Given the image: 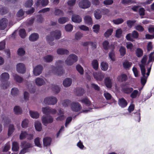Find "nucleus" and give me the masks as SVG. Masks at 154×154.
I'll list each match as a JSON object with an SVG mask.
<instances>
[{
	"mask_svg": "<svg viewBox=\"0 0 154 154\" xmlns=\"http://www.w3.org/2000/svg\"><path fill=\"white\" fill-rule=\"evenodd\" d=\"M147 59V56L146 55H144L141 60V63L139 65L142 75V76L141 79V84L143 86L145 85L146 82L147 78L150 74L152 65V64L150 65L149 67L148 68L147 72L146 73V70L145 67V66Z\"/></svg>",
	"mask_w": 154,
	"mask_h": 154,
	"instance_id": "f257e3e1",
	"label": "nucleus"
},
{
	"mask_svg": "<svg viewBox=\"0 0 154 154\" xmlns=\"http://www.w3.org/2000/svg\"><path fill=\"white\" fill-rule=\"evenodd\" d=\"M63 63V62L62 60L57 61L55 63L56 67L53 66H50L49 69H51L50 72H52L58 75H61L63 73L62 66Z\"/></svg>",
	"mask_w": 154,
	"mask_h": 154,
	"instance_id": "f03ea898",
	"label": "nucleus"
},
{
	"mask_svg": "<svg viewBox=\"0 0 154 154\" xmlns=\"http://www.w3.org/2000/svg\"><path fill=\"white\" fill-rule=\"evenodd\" d=\"M61 35V32L59 30H56L50 33V35L46 37V40L50 45L52 46L54 43L52 42L54 40V38L56 39H60Z\"/></svg>",
	"mask_w": 154,
	"mask_h": 154,
	"instance_id": "7ed1b4c3",
	"label": "nucleus"
},
{
	"mask_svg": "<svg viewBox=\"0 0 154 154\" xmlns=\"http://www.w3.org/2000/svg\"><path fill=\"white\" fill-rule=\"evenodd\" d=\"M81 102L82 103L85 104L86 106L89 107L88 109L82 110L81 113H88L94 108V105L92 104L91 102L87 97L83 98L81 100Z\"/></svg>",
	"mask_w": 154,
	"mask_h": 154,
	"instance_id": "20e7f679",
	"label": "nucleus"
},
{
	"mask_svg": "<svg viewBox=\"0 0 154 154\" xmlns=\"http://www.w3.org/2000/svg\"><path fill=\"white\" fill-rule=\"evenodd\" d=\"M21 146L23 149L19 154H24L27 152H30L32 147V145L30 143L25 141L21 142Z\"/></svg>",
	"mask_w": 154,
	"mask_h": 154,
	"instance_id": "39448f33",
	"label": "nucleus"
},
{
	"mask_svg": "<svg viewBox=\"0 0 154 154\" xmlns=\"http://www.w3.org/2000/svg\"><path fill=\"white\" fill-rule=\"evenodd\" d=\"M78 57L75 54H71L69 55L65 60L66 64L69 66L72 65L78 60Z\"/></svg>",
	"mask_w": 154,
	"mask_h": 154,
	"instance_id": "423d86ee",
	"label": "nucleus"
},
{
	"mask_svg": "<svg viewBox=\"0 0 154 154\" xmlns=\"http://www.w3.org/2000/svg\"><path fill=\"white\" fill-rule=\"evenodd\" d=\"M57 101V98L55 97H48L45 98L44 100V103L47 105H54Z\"/></svg>",
	"mask_w": 154,
	"mask_h": 154,
	"instance_id": "0eeeda50",
	"label": "nucleus"
},
{
	"mask_svg": "<svg viewBox=\"0 0 154 154\" xmlns=\"http://www.w3.org/2000/svg\"><path fill=\"white\" fill-rule=\"evenodd\" d=\"M72 110L73 111L78 112L80 111L82 108L81 105L78 102H73L70 104Z\"/></svg>",
	"mask_w": 154,
	"mask_h": 154,
	"instance_id": "6e6552de",
	"label": "nucleus"
},
{
	"mask_svg": "<svg viewBox=\"0 0 154 154\" xmlns=\"http://www.w3.org/2000/svg\"><path fill=\"white\" fill-rule=\"evenodd\" d=\"M91 5V3L88 0H82L79 3V7L82 9L87 8L90 6Z\"/></svg>",
	"mask_w": 154,
	"mask_h": 154,
	"instance_id": "1a4fd4ad",
	"label": "nucleus"
},
{
	"mask_svg": "<svg viewBox=\"0 0 154 154\" xmlns=\"http://www.w3.org/2000/svg\"><path fill=\"white\" fill-rule=\"evenodd\" d=\"M42 119V123L45 126H47L48 123L53 122V118L50 116H44Z\"/></svg>",
	"mask_w": 154,
	"mask_h": 154,
	"instance_id": "9d476101",
	"label": "nucleus"
},
{
	"mask_svg": "<svg viewBox=\"0 0 154 154\" xmlns=\"http://www.w3.org/2000/svg\"><path fill=\"white\" fill-rule=\"evenodd\" d=\"M43 69L42 66L38 65L36 66L33 69V73L35 76L40 75L42 72Z\"/></svg>",
	"mask_w": 154,
	"mask_h": 154,
	"instance_id": "9b49d317",
	"label": "nucleus"
},
{
	"mask_svg": "<svg viewBox=\"0 0 154 154\" xmlns=\"http://www.w3.org/2000/svg\"><path fill=\"white\" fill-rule=\"evenodd\" d=\"M17 72L23 74L26 71V68L24 64L22 63L17 64L16 66Z\"/></svg>",
	"mask_w": 154,
	"mask_h": 154,
	"instance_id": "f8f14e48",
	"label": "nucleus"
},
{
	"mask_svg": "<svg viewBox=\"0 0 154 154\" xmlns=\"http://www.w3.org/2000/svg\"><path fill=\"white\" fill-rule=\"evenodd\" d=\"M94 78L97 81H101L104 78V74L101 72H94L93 73Z\"/></svg>",
	"mask_w": 154,
	"mask_h": 154,
	"instance_id": "ddd939ff",
	"label": "nucleus"
},
{
	"mask_svg": "<svg viewBox=\"0 0 154 154\" xmlns=\"http://www.w3.org/2000/svg\"><path fill=\"white\" fill-rule=\"evenodd\" d=\"M8 21L6 18H3L0 20V29L4 30L7 26Z\"/></svg>",
	"mask_w": 154,
	"mask_h": 154,
	"instance_id": "4468645a",
	"label": "nucleus"
},
{
	"mask_svg": "<svg viewBox=\"0 0 154 154\" xmlns=\"http://www.w3.org/2000/svg\"><path fill=\"white\" fill-rule=\"evenodd\" d=\"M48 0H38L35 5L37 7H40L41 6L45 7L48 5Z\"/></svg>",
	"mask_w": 154,
	"mask_h": 154,
	"instance_id": "2eb2a0df",
	"label": "nucleus"
},
{
	"mask_svg": "<svg viewBox=\"0 0 154 154\" xmlns=\"http://www.w3.org/2000/svg\"><path fill=\"white\" fill-rule=\"evenodd\" d=\"M103 45L104 49L106 50H108L109 48L111 50H113L115 48V46L113 44H111L109 46V42L107 41L103 42Z\"/></svg>",
	"mask_w": 154,
	"mask_h": 154,
	"instance_id": "dca6fc26",
	"label": "nucleus"
},
{
	"mask_svg": "<svg viewBox=\"0 0 154 154\" xmlns=\"http://www.w3.org/2000/svg\"><path fill=\"white\" fill-rule=\"evenodd\" d=\"M10 76L9 74L6 72L2 73L0 75V79L1 82H4L9 80Z\"/></svg>",
	"mask_w": 154,
	"mask_h": 154,
	"instance_id": "f3484780",
	"label": "nucleus"
},
{
	"mask_svg": "<svg viewBox=\"0 0 154 154\" xmlns=\"http://www.w3.org/2000/svg\"><path fill=\"white\" fill-rule=\"evenodd\" d=\"M112 80L110 77H107L104 79V83L106 86L108 88H111L112 86Z\"/></svg>",
	"mask_w": 154,
	"mask_h": 154,
	"instance_id": "a211bd4d",
	"label": "nucleus"
},
{
	"mask_svg": "<svg viewBox=\"0 0 154 154\" xmlns=\"http://www.w3.org/2000/svg\"><path fill=\"white\" fill-rule=\"evenodd\" d=\"M45 79L40 77H38L35 79L36 85L38 86H40L45 84Z\"/></svg>",
	"mask_w": 154,
	"mask_h": 154,
	"instance_id": "6ab92c4d",
	"label": "nucleus"
},
{
	"mask_svg": "<svg viewBox=\"0 0 154 154\" xmlns=\"http://www.w3.org/2000/svg\"><path fill=\"white\" fill-rule=\"evenodd\" d=\"M118 103L119 106L122 108L125 107L127 106L128 104L126 100L123 98L119 99Z\"/></svg>",
	"mask_w": 154,
	"mask_h": 154,
	"instance_id": "aec40b11",
	"label": "nucleus"
},
{
	"mask_svg": "<svg viewBox=\"0 0 154 154\" xmlns=\"http://www.w3.org/2000/svg\"><path fill=\"white\" fill-rule=\"evenodd\" d=\"M128 76L125 74H122L117 77L118 80L120 82L126 81L128 79Z\"/></svg>",
	"mask_w": 154,
	"mask_h": 154,
	"instance_id": "412c9836",
	"label": "nucleus"
},
{
	"mask_svg": "<svg viewBox=\"0 0 154 154\" xmlns=\"http://www.w3.org/2000/svg\"><path fill=\"white\" fill-rule=\"evenodd\" d=\"M43 141L44 146H50L51 144V139L49 137H46L43 139Z\"/></svg>",
	"mask_w": 154,
	"mask_h": 154,
	"instance_id": "4be33fe9",
	"label": "nucleus"
},
{
	"mask_svg": "<svg viewBox=\"0 0 154 154\" xmlns=\"http://www.w3.org/2000/svg\"><path fill=\"white\" fill-rule=\"evenodd\" d=\"M39 38L38 35L36 33L32 34L29 37V39L31 41L34 42L37 40Z\"/></svg>",
	"mask_w": 154,
	"mask_h": 154,
	"instance_id": "5701e85b",
	"label": "nucleus"
},
{
	"mask_svg": "<svg viewBox=\"0 0 154 154\" xmlns=\"http://www.w3.org/2000/svg\"><path fill=\"white\" fill-rule=\"evenodd\" d=\"M72 83V80L71 79L69 78H67L65 79L63 82V86L66 87H68Z\"/></svg>",
	"mask_w": 154,
	"mask_h": 154,
	"instance_id": "b1692460",
	"label": "nucleus"
},
{
	"mask_svg": "<svg viewBox=\"0 0 154 154\" xmlns=\"http://www.w3.org/2000/svg\"><path fill=\"white\" fill-rule=\"evenodd\" d=\"M72 20L74 22L79 23L82 21V18L78 15H74L72 17Z\"/></svg>",
	"mask_w": 154,
	"mask_h": 154,
	"instance_id": "393cba45",
	"label": "nucleus"
},
{
	"mask_svg": "<svg viewBox=\"0 0 154 154\" xmlns=\"http://www.w3.org/2000/svg\"><path fill=\"white\" fill-rule=\"evenodd\" d=\"M57 53L58 54H69V51L68 50L64 49L58 48L57 50Z\"/></svg>",
	"mask_w": 154,
	"mask_h": 154,
	"instance_id": "a878e982",
	"label": "nucleus"
},
{
	"mask_svg": "<svg viewBox=\"0 0 154 154\" xmlns=\"http://www.w3.org/2000/svg\"><path fill=\"white\" fill-rule=\"evenodd\" d=\"M133 89L132 88L128 86H124L122 88L123 91L126 94H129L131 93Z\"/></svg>",
	"mask_w": 154,
	"mask_h": 154,
	"instance_id": "bb28decb",
	"label": "nucleus"
},
{
	"mask_svg": "<svg viewBox=\"0 0 154 154\" xmlns=\"http://www.w3.org/2000/svg\"><path fill=\"white\" fill-rule=\"evenodd\" d=\"M84 20L85 23L88 25H91L92 20L91 17L89 16H86L85 17Z\"/></svg>",
	"mask_w": 154,
	"mask_h": 154,
	"instance_id": "cd10ccee",
	"label": "nucleus"
},
{
	"mask_svg": "<svg viewBox=\"0 0 154 154\" xmlns=\"http://www.w3.org/2000/svg\"><path fill=\"white\" fill-rule=\"evenodd\" d=\"M135 54L138 57H141L143 54V51L140 48H138L135 50Z\"/></svg>",
	"mask_w": 154,
	"mask_h": 154,
	"instance_id": "c85d7f7f",
	"label": "nucleus"
},
{
	"mask_svg": "<svg viewBox=\"0 0 154 154\" xmlns=\"http://www.w3.org/2000/svg\"><path fill=\"white\" fill-rule=\"evenodd\" d=\"M13 76L14 80L18 82L21 83L23 80V78L17 74H14L13 75Z\"/></svg>",
	"mask_w": 154,
	"mask_h": 154,
	"instance_id": "c756f323",
	"label": "nucleus"
},
{
	"mask_svg": "<svg viewBox=\"0 0 154 154\" xmlns=\"http://www.w3.org/2000/svg\"><path fill=\"white\" fill-rule=\"evenodd\" d=\"M53 57V56L52 55H47L44 57L43 59L45 62L49 63L52 61Z\"/></svg>",
	"mask_w": 154,
	"mask_h": 154,
	"instance_id": "7c9ffc66",
	"label": "nucleus"
},
{
	"mask_svg": "<svg viewBox=\"0 0 154 154\" xmlns=\"http://www.w3.org/2000/svg\"><path fill=\"white\" fill-rule=\"evenodd\" d=\"M19 148L18 143L17 142H13L12 143V149L13 151H17Z\"/></svg>",
	"mask_w": 154,
	"mask_h": 154,
	"instance_id": "2f4dec72",
	"label": "nucleus"
},
{
	"mask_svg": "<svg viewBox=\"0 0 154 154\" xmlns=\"http://www.w3.org/2000/svg\"><path fill=\"white\" fill-rule=\"evenodd\" d=\"M53 13L55 15L61 16L63 14L62 11L57 8H54V10Z\"/></svg>",
	"mask_w": 154,
	"mask_h": 154,
	"instance_id": "473e14b6",
	"label": "nucleus"
},
{
	"mask_svg": "<svg viewBox=\"0 0 154 154\" xmlns=\"http://www.w3.org/2000/svg\"><path fill=\"white\" fill-rule=\"evenodd\" d=\"M94 16L97 19H100L101 17V11L100 10L97 9L94 11Z\"/></svg>",
	"mask_w": 154,
	"mask_h": 154,
	"instance_id": "72a5a7b5",
	"label": "nucleus"
},
{
	"mask_svg": "<svg viewBox=\"0 0 154 154\" xmlns=\"http://www.w3.org/2000/svg\"><path fill=\"white\" fill-rule=\"evenodd\" d=\"M29 114L31 117L33 118L37 119L39 116V113L36 112L30 111Z\"/></svg>",
	"mask_w": 154,
	"mask_h": 154,
	"instance_id": "f704fd0d",
	"label": "nucleus"
},
{
	"mask_svg": "<svg viewBox=\"0 0 154 154\" xmlns=\"http://www.w3.org/2000/svg\"><path fill=\"white\" fill-rule=\"evenodd\" d=\"M132 65V63H131L127 61L124 62L123 64L124 67L126 69H129Z\"/></svg>",
	"mask_w": 154,
	"mask_h": 154,
	"instance_id": "c9c22d12",
	"label": "nucleus"
},
{
	"mask_svg": "<svg viewBox=\"0 0 154 154\" xmlns=\"http://www.w3.org/2000/svg\"><path fill=\"white\" fill-rule=\"evenodd\" d=\"M35 126L36 130L37 131H40L42 130V125L40 122L38 121L36 122H35Z\"/></svg>",
	"mask_w": 154,
	"mask_h": 154,
	"instance_id": "e433bc0d",
	"label": "nucleus"
},
{
	"mask_svg": "<svg viewBox=\"0 0 154 154\" xmlns=\"http://www.w3.org/2000/svg\"><path fill=\"white\" fill-rule=\"evenodd\" d=\"M52 89L56 94L58 93L60 91V88L58 86L53 85H52Z\"/></svg>",
	"mask_w": 154,
	"mask_h": 154,
	"instance_id": "4c0bfd02",
	"label": "nucleus"
},
{
	"mask_svg": "<svg viewBox=\"0 0 154 154\" xmlns=\"http://www.w3.org/2000/svg\"><path fill=\"white\" fill-rule=\"evenodd\" d=\"M11 93L12 96H17L19 94V92L17 88H14L12 89Z\"/></svg>",
	"mask_w": 154,
	"mask_h": 154,
	"instance_id": "58836bf2",
	"label": "nucleus"
},
{
	"mask_svg": "<svg viewBox=\"0 0 154 154\" xmlns=\"http://www.w3.org/2000/svg\"><path fill=\"white\" fill-rule=\"evenodd\" d=\"M14 111L15 113L17 115L20 114L22 112L21 108L18 106H16L14 107Z\"/></svg>",
	"mask_w": 154,
	"mask_h": 154,
	"instance_id": "ea45409f",
	"label": "nucleus"
},
{
	"mask_svg": "<svg viewBox=\"0 0 154 154\" xmlns=\"http://www.w3.org/2000/svg\"><path fill=\"white\" fill-rule=\"evenodd\" d=\"M92 65L93 68L95 70H97L98 67V63L96 60H94L92 62Z\"/></svg>",
	"mask_w": 154,
	"mask_h": 154,
	"instance_id": "a19ab883",
	"label": "nucleus"
},
{
	"mask_svg": "<svg viewBox=\"0 0 154 154\" xmlns=\"http://www.w3.org/2000/svg\"><path fill=\"white\" fill-rule=\"evenodd\" d=\"M84 93V90L81 88H77L76 90V94L78 96H81Z\"/></svg>",
	"mask_w": 154,
	"mask_h": 154,
	"instance_id": "79ce46f5",
	"label": "nucleus"
},
{
	"mask_svg": "<svg viewBox=\"0 0 154 154\" xmlns=\"http://www.w3.org/2000/svg\"><path fill=\"white\" fill-rule=\"evenodd\" d=\"M140 94V93L137 90H134L132 93L131 95V97L132 98H136L137 96H139Z\"/></svg>",
	"mask_w": 154,
	"mask_h": 154,
	"instance_id": "37998d69",
	"label": "nucleus"
},
{
	"mask_svg": "<svg viewBox=\"0 0 154 154\" xmlns=\"http://www.w3.org/2000/svg\"><path fill=\"white\" fill-rule=\"evenodd\" d=\"M42 111L44 114L46 115L50 114V107L49 106L43 107L42 108Z\"/></svg>",
	"mask_w": 154,
	"mask_h": 154,
	"instance_id": "c03bdc74",
	"label": "nucleus"
},
{
	"mask_svg": "<svg viewBox=\"0 0 154 154\" xmlns=\"http://www.w3.org/2000/svg\"><path fill=\"white\" fill-rule=\"evenodd\" d=\"M76 67L77 70L81 75H83L84 74V69L79 64L77 65Z\"/></svg>",
	"mask_w": 154,
	"mask_h": 154,
	"instance_id": "a18cd8bd",
	"label": "nucleus"
},
{
	"mask_svg": "<svg viewBox=\"0 0 154 154\" xmlns=\"http://www.w3.org/2000/svg\"><path fill=\"white\" fill-rule=\"evenodd\" d=\"M89 45L94 48H96V45L92 42H86L82 43V45L84 46H87Z\"/></svg>",
	"mask_w": 154,
	"mask_h": 154,
	"instance_id": "49530a36",
	"label": "nucleus"
},
{
	"mask_svg": "<svg viewBox=\"0 0 154 154\" xmlns=\"http://www.w3.org/2000/svg\"><path fill=\"white\" fill-rule=\"evenodd\" d=\"M19 34L20 36L23 38H24L26 36L25 30L23 29H21L19 30Z\"/></svg>",
	"mask_w": 154,
	"mask_h": 154,
	"instance_id": "de8ad7c7",
	"label": "nucleus"
},
{
	"mask_svg": "<svg viewBox=\"0 0 154 154\" xmlns=\"http://www.w3.org/2000/svg\"><path fill=\"white\" fill-rule=\"evenodd\" d=\"M27 87L28 89L30 92L32 93L35 92V90L32 87L30 82H29L27 83Z\"/></svg>",
	"mask_w": 154,
	"mask_h": 154,
	"instance_id": "09e8293b",
	"label": "nucleus"
},
{
	"mask_svg": "<svg viewBox=\"0 0 154 154\" xmlns=\"http://www.w3.org/2000/svg\"><path fill=\"white\" fill-rule=\"evenodd\" d=\"M71 101L68 99H65L63 100L62 103L63 106L65 107H67L71 104Z\"/></svg>",
	"mask_w": 154,
	"mask_h": 154,
	"instance_id": "8fccbe9b",
	"label": "nucleus"
},
{
	"mask_svg": "<svg viewBox=\"0 0 154 154\" xmlns=\"http://www.w3.org/2000/svg\"><path fill=\"white\" fill-rule=\"evenodd\" d=\"M14 130V126L13 125H9L8 134V136L11 135L13 133Z\"/></svg>",
	"mask_w": 154,
	"mask_h": 154,
	"instance_id": "3c124183",
	"label": "nucleus"
},
{
	"mask_svg": "<svg viewBox=\"0 0 154 154\" xmlns=\"http://www.w3.org/2000/svg\"><path fill=\"white\" fill-rule=\"evenodd\" d=\"M1 82L2 83L1 85V88L3 89L7 88L9 86L10 83L8 81Z\"/></svg>",
	"mask_w": 154,
	"mask_h": 154,
	"instance_id": "603ef678",
	"label": "nucleus"
},
{
	"mask_svg": "<svg viewBox=\"0 0 154 154\" xmlns=\"http://www.w3.org/2000/svg\"><path fill=\"white\" fill-rule=\"evenodd\" d=\"M135 20H128L127 21V24L129 28H131L136 23Z\"/></svg>",
	"mask_w": 154,
	"mask_h": 154,
	"instance_id": "864d4df0",
	"label": "nucleus"
},
{
	"mask_svg": "<svg viewBox=\"0 0 154 154\" xmlns=\"http://www.w3.org/2000/svg\"><path fill=\"white\" fill-rule=\"evenodd\" d=\"M68 20V19L67 17H62L58 19V21L60 24H63L67 21Z\"/></svg>",
	"mask_w": 154,
	"mask_h": 154,
	"instance_id": "5fc2aeb1",
	"label": "nucleus"
},
{
	"mask_svg": "<svg viewBox=\"0 0 154 154\" xmlns=\"http://www.w3.org/2000/svg\"><path fill=\"white\" fill-rule=\"evenodd\" d=\"M101 69L103 71L106 70L108 68V65L107 63L102 62L101 64Z\"/></svg>",
	"mask_w": 154,
	"mask_h": 154,
	"instance_id": "6e6d98bb",
	"label": "nucleus"
},
{
	"mask_svg": "<svg viewBox=\"0 0 154 154\" xmlns=\"http://www.w3.org/2000/svg\"><path fill=\"white\" fill-rule=\"evenodd\" d=\"M40 138L38 137L36 138L34 140V143L35 145L39 147H41V144L40 142Z\"/></svg>",
	"mask_w": 154,
	"mask_h": 154,
	"instance_id": "4d7b16f0",
	"label": "nucleus"
},
{
	"mask_svg": "<svg viewBox=\"0 0 154 154\" xmlns=\"http://www.w3.org/2000/svg\"><path fill=\"white\" fill-rule=\"evenodd\" d=\"M111 50V51L109 53V57L112 60L114 61L115 60V52L113 50Z\"/></svg>",
	"mask_w": 154,
	"mask_h": 154,
	"instance_id": "13d9d810",
	"label": "nucleus"
},
{
	"mask_svg": "<svg viewBox=\"0 0 154 154\" xmlns=\"http://www.w3.org/2000/svg\"><path fill=\"white\" fill-rule=\"evenodd\" d=\"M4 116H2V117L3 118V120H4L5 123L4 124V126L5 127H7L8 125L10 123V120L7 117H4Z\"/></svg>",
	"mask_w": 154,
	"mask_h": 154,
	"instance_id": "bf43d9fd",
	"label": "nucleus"
},
{
	"mask_svg": "<svg viewBox=\"0 0 154 154\" xmlns=\"http://www.w3.org/2000/svg\"><path fill=\"white\" fill-rule=\"evenodd\" d=\"M119 51L120 55L122 56H124L126 54V49L124 47H121Z\"/></svg>",
	"mask_w": 154,
	"mask_h": 154,
	"instance_id": "052dcab7",
	"label": "nucleus"
},
{
	"mask_svg": "<svg viewBox=\"0 0 154 154\" xmlns=\"http://www.w3.org/2000/svg\"><path fill=\"white\" fill-rule=\"evenodd\" d=\"M154 61V52L151 53L149 56V60L147 65L150 62H153Z\"/></svg>",
	"mask_w": 154,
	"mask_h": 154,
	"instance_id": "680f3d73",
	"label": "nucleus"
},
{
	"mask_svg": "<svg viewBox=\"0 0 154 154\" xmlns=\"http://www.w3.org/2000/svg\"><path fill=\"white\" fill-rule=\"evenodd\" d=\"M8 11V9L5 7H3L1 6L0 8V12L2 14H6Z\"/></svg>",
	"mask_w": 154,
	"mask_h": 154,
	"instance_id": "e2e57ef3",
	"label": "nucleus"
},
{
	"mask_svg": "<svg viewBox=\"0 0 154 154\" xmlns=\"http://www.w3.org/2000/svg\"><path fill=\"white\" fill-rule=\"evenodd\" d=\"M33 4L32 0H28L26 2L25 5L26 7H29L32 5Z\"/></svg>",
	"mask_w": 154,
	"mask_h": 154,
	"instance_id": "0e129e2a",
	"label": "nucleus"
},
{
	"mask_svg": "<svg viewBox=\"0 0 154 154\" xmlns=\"http://www.w3.org/2000/svg\"><path fill=\"white\" fill-rule=\"evenodd\" d=\"M24 14V12L22 9H20L17 13V17L22 18H23Z\"/></svg>",
	"mask_w": 154,
	"mask_h": 154,
	"instance_id": "69168bd1",
	"label": "nucleus"
},
{
	"mask_svg": "<svg viewBox=\"0 0 154 154\" xmlns=\"http://www.w3.org/2000/svg\"><path fill=\"white\" fill-rule=\"evenodd\" d=\"M65 30L67 32H71L73 29V26L70 24L66 25L65 27Z\"/></svg>",
	"mask_w": 154,
	"mask_h": 154,
	"instance_id": "338daca9",
	"label": "nucleus"
},
{
	"mask_svg": "<svg viewBox=\"0 0 154 154\" xmlns=\"http://www.w3.org/2000/svg\"><path fill=\"white\" fill-rule=\"evenodd\" d=\"M113 31L112 29H110L107 30V31L105 33L104 36L106 37H108L111 35Z\"/></svg>",
	"mask_w": 154,
	"mask_h": 154,
	"instance_id": "774afa93",
	"label": "nucleus"
}]
</instances>
